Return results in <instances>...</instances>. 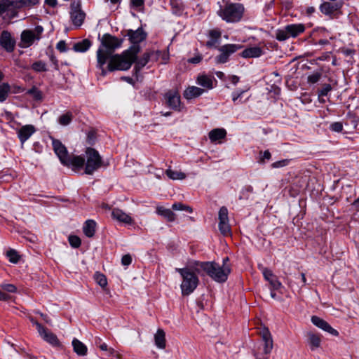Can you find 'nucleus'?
Wrapping results in <instances>:
<instances>
[{"label":"nucleus","instance_id":"f704fd0d","mask_svg":"<svg viewBox=\"0 0 359 359\" xmlns=\"http://www.w3.org/2000/svg\"><path fill=\"white\" fill-rule=\"evenodd\" d=\"M307 336L309 344L311 350H314L320 346L321 340L319 335L309 332Z\"/></svg>","mask_w":359,"mask_h":359},{"label":"nucleus","instance_id":"6ab92c4d","mask_svg":"<svg viewBox=\"0 0 359 359\" xmlns=\"http://www.w3.org/2000/svg\"><path fill=\"white\" fill-rule=\"evenodd\" d=\"M311 322L313 325H315L316 327L322 329L323 330L334 335V336H338L339 332L337 330L332 328L327 322L324 320L323 319L318 317V316H312L311 317Z\"/></svg>","mask_w":359,"mask_h":359},{"label":"nucleus","instance_id":"5fc2aeb1","mask_svg":"<svg viewBox=\"0 0 359 359\" xmlns=\"http://www.w3.org/2000/svg\"><path fill=\"white\" fill-rule=\"evenodd\" d=\"M132 257L130 255H125L122 257L121 263L124 266H128L131 264Z\"/></svg>","mask_w":359,"mask_h":359},{"label":"nucleus","instance_id":"7c9ffc66","mask_svg":"<svg viewBox=\"0 0 359 359\" xmlns=\"http://www.w3.org/2000/svg\"><path fill=\"white\" fill-rule=\"evenodd\" d=\"M155 344L158 348L163 349L166 346L165 333L162 329H158L154 335Z\"/></svg>","mask_w":359,"mask_h":359},{"label":"nucleus","instance_id":"6e6552de","mask_svg":"<svg viewBox=\"0 0 359 359\" xmlns=\"http://www.w3.org/2000/svg\"><path fill=\"white\" fill-rule=\"evenodd\" d=\"M344 5L342 0L337 2L325 1L320 6V12L330 18H337L341 14V8Z\"/></svg>","mask_w":359,"mask_h":359},{"label":"nucleus","instance_id":"4c0bfd02","mask_svg":"<svg viewBox=\"0 0 359 359\" xmlns=\"http://www.w3.org/2000/svg\"><path fill=\"white\" fill-rule=\"evenodd\" d=\"M149 61H151V58L150 57V55L149 53V51L146 52L145 53H144V55H142V57L139 59L137 62H136V65L135 66V69L137 70V71H139L140 70L142 67H144Z\"/></svg>","mask_w":359,"mask_h":359},{"label":"nucleus","instance_id":"72a5a7b5","mask_svg":"<svg viewBox=\"0 0 359 359\" xmlns=\"http://www.w3.org/2000/svg\"><path fill=\"white\" fill-rule=\"evenodd\" d=\"M39 4V0H15L14 1V5L15 6L16 11L24 7L30 8Z\"/></svg>","mask_w":359,"mask_h":359},{"label":"nucleus","instance_id":"338daca9","mask_svg":"<svg viewBox=\"0 0 359 359\" xmlns=\"http://www.w3.org/2000/svg\"><path fill=\"white\" fill-rule=\"evenodd\" d=\"M50 60L53 62V64L55 65V69H58V64H57V60L56 59V57L53 55H52L50 57Z\"/></svg>","mask_w":359,"mask_h":359},{"label":"nucleus","instance_id":"f257e3e1","mask_svg":"<svg viewBox=\"0 0 359 359\" xmlns=\"http://www.w3.org/2000/svg\"><path fill=\"white\" fill-rule=\"evenodd\" d=\"M102 46L97 51V67L102 69V75L107 74L104 65L109 62L107 69L109 72L115 70L125 71L130 68L132 64L137 59L139 47H133L121 54L112 55L115 49L121 46L122 40L109 34L102 36Z\"/></svg>","mask_w":359,"mask_h":359},{"label":"nucleus","instance_id":"1a4fd4ad","mask_svg":"<svg viewBox=\"0 0 359 359\" xmlns=\"http://www.w3.org/2000/svg\"><path fill=\"white\" fill-rule=\"evenodd\" d=\"M243 46L240 44H225L218 48L219 54L215 57L217 64L226 63L231 55L241 50Z\"/></svg>","mask_w":359,"mask_h":359},{"label":"nucleus","instance_id":"7ed1b4c3","mask_svg":"<svg viewBox=\"0 0 359 359\" xmlns=\"http://www.w3.org/2000/svg\"><path fill=\"white\" fill-rule=\"evenodd\" d=\"M245 10L243 4L229 1L224 6H220L217 13L225 22L236 23L242 20Z\"/></svg>","mask_w":359,"mask_h":359},{"label":"nucleus","instance_id":"680f3d73","mask_svg":"<svg viewBox=\"0 0 359 359\" xmlns=\"http://www.w3.org/2000/svg\"><path fill=\"white\" fill-rule=\"evenodd\" d=\"M271 153L269 151H265L263 153V156H262V158L261 159V161L264 162V159L269 160L271 158Z\"/></svg>","mask_w":359,"mask_h":359},{"label":"nucleus","instance_id":"9d476101","mask_svg":"<svg viewBox=\"0 0 359 359\" xmlns=\"http://www.w3.org/2000/svg\"><path fill=\"white\" fill-rule=\"evenodd\" d=\"M32 323L36 325V330L40 335V337L49 344L54 347H60L62 346L61 342L58 339L56 334L52 332L50 330L43 326L41 324L39 323L36 321H33Z\"/></svg>","mask_w":359,"mask_h":359},{"label":"nucleus","instance_id":"423d86ee","mask_svg":"<svg viewBox=\"0 0 359 359\" xmlns=\"http://www.w3.org/2000/svg\"><path fill=\"white\" fill-rule=\"evenodd\" d=\"M306 29L304 24L287 25L283 29H278L276 32V39L279 41H284L289 38H295L304 32Z\"/></svg>","mask_w":359,"mask_h":359},{"label":"nucleus","instance_id":"a211bd4d","mask_svg":"<svg viewBox=\"0 0 359 359\" xmlns=\"http://www.w3.org/2000/svg\"><path fill=\"white\" fill-rule=\"evenodd\" d=\"M127 36L132 43L138 44L146 39L147 33L140 27L137 30H128Z\"/></svg>","mask_w":359,"mask_h":359},{"label":"nucleus","instance_id":"c85d7f7f","mask_svg":"<svg viewBox=\"0 0 359 359\" xmlns=\"http://www.w3.org/2000/svg\"><path fill=\"white\" fill-rule=\"evenodd\" d=\"M262 54V50L259 47H251L245 49L241 53V57L244 58L257 57Z\"/></svg>","mask_w":359,"mask_h":359},{"label":"nucleus","instance_id":"de8ad7c7","mask_svg":"<svg viewBox=\"0 0 359 359\" xmlns=\"http://www.w3.org/2000/svg\"><path fill=\"white\" fill-rule=\"evenodd\" d=\"M245 93L244 90H241L238 93H233L232 96V100L235 104L243 103L245 102L248 97L245 98L244 100H242L243 95Z\"/></svg>","mask_w":359,"mask_h":359},{"label":"nucleus","instance_id":"412c9836","mask_svg":"<svg viewBox=\"0 0 359 359\" xmlns=\"http://www.w3.org/2000/svg\"><path fill=\"white\" fill-rule=\"evenodd\" d=\"M111 217L114 219L126 224L133 223V218L119 208H115L112 210Z\"/></svg>","mask_w":359,"mask_h":359},{"label":"nucleus","instance_id":"dca6fc26","mask_svg":"<svg viewBox=\"0 0 359 359\" xmlns=\"http://www.w3.org/2000/svg\"><path fill=\"white\" fill-rule=\"evenodd\" d=\"M36 131V128L31 124L20 128L17 130V134L21 144H23Z\"/></svg>","mask_w":359,"mask_h":359},{"label":"nucleus","instance_id":"a878e982","mask_svg":"<svg viewBox=\"0 0 359 359\" xmlns=\"http://www.w3.org/2000/svg\"><path fill=\"white\" fill-rule=\"evenodd\" d=\"M205 92V89L196 87L189 86L184 92V97L187 100H191L199 97Z\"/></svg>","mask_w":359,"mask_h":359},{"label":"nucleus","instance_id":"49530a36","mask_svg":"<svg viewBox=\"0 0 359 359\" xmlns=\"http://www.w3.org/2000/svg\"><path fill=\"white\" fill-rule=\"evenodd\" d=\"M172 208L174 210H185L190 213L193 212L192 208L190 206L186 205L182 203H175L172 205Z\"/></svg>","mask_w":359,"mask_h":359},{"label":"nucleus","instance_id":"e433bc0d","mask_svg":"<svg viewBox=\"0 0 359 359\" xmlns=\"http://www.w3.org/2000/svg\"><path fill=\"white\" fill-rule=\"evenodd\" d=\"M170 4L173 13L176 15H181L184 9V5L182 0H170Z\"/></svg>","mask_w":359,"mask_h":359},{"label":"nucleus","instance_id":"20e7f679","mask_svg":"<svg viewBox=\"0 0 359 359\" xmlns=\"http://www.w3.org/2000/svg\"><path fill=\"white\" fill-rule=\"evenodd\" d=\"M196 261L189 262V265L182 269H176V271L182 276L183 280L181 284L182 293L183 295H189L196 288L198 283V278L196 273L197 272L194 268Z\"/></svg>","mask_w":359,"mask_h":359},{"label":"nucleus","instance_id":"2eb2a0df","mask_svg":"<svg viewBox=\"0 0 359 359\" xmlns=\"http://www.w3.org/2000/svg\"><path fill=\"white\" fill-rule=\"evenodd\" d=\"M63 165L71 167L73 170L77 171L84 166L85 158L81 156L69 155Z\"/></svg>","mask_w":359,"mask_h":359},{"label":"nucleus","instance_id":"79ce46f5","mask_svg":"<svg viewBox=\"0 0 359 359\" xmlns=\"http://www.w3.org/2000/svg\"><path fill=\"white\" fill-rule=\"evenodd\" d=\"M10 91V86L8 83L0 85V102L6 100Z\"/></svg>","mask_w":359,"mask_h":359},{"label":"nucleus","instance_id":"bb28decb","mask_svg":"<svg viewBox=\"0 0 359 359\" xmlns=\"http://www.w3.org/2000/svg\"><path fill=\"white\" fill-rule=\"evenodd\" d=\"M226 135V131L224 128H215L212 130L209 134V138L212 142H219L224 139Z\"/></svg>","mask_w":359,"mask_h":359},{"label":"nucleus","instance_id":"0eeeda50","mask_svg":"<svg viewBox=\"0 0 359 359\" xmlns=\"http://www.w3.org/2000/svg\"><path fill=\"white\" fill-rule=\"evenodd\" d=\"M43 31L42 26H36L34 30L25 29L22 32L20 35L21 41L19 46L21 48H28L31 46L35 40L41 39V34Z\"/></svg>","mask_w":359,"mask_h":359},{"label":"nucleus","instance_id":"c03bdc74","mask_svg":"<svg viewBox=\"0 0 359 359\" xmlns=\"http://www.w3.org/2000/svg\"><path fill=\"white\" fill-rule=\"evenodd\" d=\"M27 93L32 95L36 100H40L42 99L41 91L35 86H33L31 89L28 90Z\"/></svg>","mask_w":359,"mask_h":359},{"label":"nucleus","instance_id":"cd10ccee","mask_svg":"<svg viewBox=\"0 0 359 359\" xmlns=\"http://www.w3.org/2000/svg\"><path fill=\"white\" fill-rule=\"evenodd\" d=\"M96 229V222L93 219H88L83 224V231L84 234L88 237L94 236Z\"/></svg>","mask_w":359,"mask_h":359},{"label":"nucleus","instance_id":"58836bf2","mask_svg":"<svg viewBox=\"0 0 359 359\" xmlns=\"http://www.w3.org/2000/svg\"><path fill=\"white\" fill-rule=\"evenodd\" d=\"M73 118V114L70 111H67L65 114L61 115L58 118V122L62 126H67L69 125Z\"/></svg>","mask_w":359,"mask_h":359},{"label":"nucleus","instance_id":"aec40b11","mask_svg":"<svg viewBox=\"0 0 359 359\" xmlns=\"http://www.w3.org/2000/svg\"><path fill=\"white\" fill-rule=\"evenodd\" d=\"M8 12L11 18H15L18 16V11H16L14 5V1L11 0H1L0 1V15L4 13Z\"/></svg>","mask_w":359,"mask_h":359},{"label":"nucleus","instance_id":"0e129e2a","mask_svg":"<svg viewBox=\"0 0 359 359\" xmlns=\"http://www.w3.org/2000/svg\"><path fill=\"white\" fill-rule=\"evenodd\" d=\"M10 298V296L8 294H6L0 290V300L1 301H6Z\"/></svg>","mask_w":359,"mask_h":359},{"label":"nucleus","instance_id":"f8f14e48","mask_svg":"<svg viewBox=\"0 0 359 359\" xmlns=\"http://www.w3.org/2000/svg\"><path fill=\"white\" fill-rule=\"evenodd\" d=\"M70 17L72 23L76 26L80 27L85 19L86 14L81 9V4L79 1H74L71 4Z\"/></svg>","mask_w":359,"mask_h":359},{"label":"nucleus","instance_id":"a18cd8bd","mask_svg":"<svg viewBox=\"0 0 359 359\" xmlns=\"http://www.w3.org/2000/svg\"><path fill=\"white\" fill-rule=\"evenodd\" d=\"M6 255L9 261L14 264L18 263L20 259V255L14 250H10L9 251H8Z\"/></svg>","mask_w":359,"mask_h":359},{"label":"nucleus","instance_id":"ddd939ff","mask_svg":"<svg viewBox=\"0 0 359 359\" xmlns=\"http://www.w3.org/2000/svg\"><path fill=\"white\" fill-rule=\"evenodd\" d=\"M165 104L172 109L175 111L180 110V95L177 90L172 89L167 91L164 95Z\"/></svg>","mask_w":359,"mask_h":359},{"label":"nucleus","instance_id":"864d4df0","mask_svg":"<svg viewBox=\"0 0 359 359\" xmlns=\"http://www.w3.org/2000/svg\"><path fill=\"white\" fill-rule=\"evenodd\" d=\"M3 290L8 292H15L17 290L16 287L13 284H5L1 286Z\"/></svg>","mask_w":359,"mask_h":359},{"label":"nucleus","instance_id":"603ef678","mask_svg":"<svg viewBox=\"0 0 359 359\" xmlns=\"http://www.w3.org/2000/svg\"><path fill=\"white\" fill-rule=\"evenodd\" d=\"M332 131L339 133L343 130V125L341 122H334L330 125Z\"/></svg>","mask_w":359,"mask_h":359},{"label":"nucleus","instance_id":"bf43d9fd","mask_svg":"<svg viewBox=\"0 0 359 359\" xmlns=\"http://www.w3.org/2000/svg\"><path fill=\"white\" fill-rule=\"evenodd\" d=\"M87 139L88 143L92 144L95 139V133L94 131H90L88 133Z\"/></svg>","mask_w":359,"mask_h":359},{"label":"nucleus","instance_id":"393cba45","mask_svg":"<svg viewBox=\"0 0 359 359\" xmlns=\"http://www.w3.org/2000/svg\"><path fill=\"white\" fill-rule=\"evenodd\" d=\"M208 36L209 40L206 42V46L208 48L216 47L221 38L222 32L219 29H213L209 30Z\"/></svg>","mask_w":359,"mask_h":359},{"label":"nucleus","instance_id":"13d9d810","mask_svg":"<svg viewBox=\"0 0 359 359\" xmlns=\"http://www.w3.org/2000/svg\"><path fill=\"white\" fill-rule=\"evenodd\" d=\"M131 6L134 8H139L144 5V0H131Z\"/></svg>","mask_w":359,"mask_h":359},{"label":"nucleus","instance_id":"39448f33","mask_svg":"<svg viewBox=\"0 0 359 359\" xmlns=\"http://www.w3.org/2000/svg\"><path fill=\"white\" fill-rule=\"evenodd\" d=\"M85 173L92 175L102 167H107L108 163H105L99 152L91 147L86 150Z\"/></svg>","mask_w":359,"mask_h":359},{"label":"nucleus","instance_id":"5701e85b","mask_svg":"<svg viewBox=\"0 0 359 359\" xmlns=\"http://www.w3.org/2000/svg\"><path fill=\"white\" fill-rule=\"evenodd\" d=\"M262 274L266 280L269 281L273 290H278L281 283L278 280L276 276L268 268H262Z\"/></svg>","mask_w":359,"mask_h":359},{"label":"nucleus","instance_id":"6e6d98bb","mask_svg":"<svg viewBox=\"0 0 359 359\" xmlns=\"http://www.w3.org/2000/svg\"><path fill=\"white\" fill-rule=\"evenodd\" d=\"M57 49L60 52H65L67 50V45L65 41H60L56 46Z\"/></svg>","mask_w":359,"mask_h":359},{"label":"nucleus","instance_id":"a19ab883","mask_svg":"<svg viewBox=\"0 0 359 359\" xmlns=\"http://www.w3.org/2000/svg\"><path fill=\"white\" fill-rule=\"evenodd\" d=\"M94 279L96 281V283L103 288L107 285V278L103 273L96 272L94 274Z\"/></svg>","mask_w":359,"mask_h":359},{"label":"nucleus","instance_id":"4be33fe9","mask_svg":"<svg viewBox=\"0 0 359 359\" xmlns=\"http://www.w3.org/2000/svg\"><path fill=\"white\" fill-rule=\"evenodd\" d=\"M151 62H160L161 64L166 63L169 60V53L166 50H151L149 51Z\"/></svg>","mask_w":359,"mask_h":359},{"label":"nucleus","instance_id":"c9c22d12","mask_svg":"<svg viewBox=\"0 0 359 359\" xmlns=\"http://www.w3.org/2000/svg\"><path fill=\"white\" fill-rule=\"evenodd\" d=\"M91 46V42L89 39H83L81 41L76 43L73 49L76 52H85Z\"/></svg>","mask_w":359,"mask_h":359},{"label":"nucleus","instance_id":"c756f323","mask_svg":"<svg viewBox=\"0 0 359 359\" xmlns=\"http://www.w3.org/2000/svg\"><path fill=\"white\" fill-rule=\"evenodd\" d=\"M262 338L264 341V352L266 354L269 353L273 349V339L268 330L262 332Z\"/></svg>","mask_w":359,"mask_h":359},{"label":"nucleus","instance_id":"37998d69","mask_svg":"<svg viewBox=\"0 0 359 359\" xmlns=\"http://www.w3.org/2000/svg\"><path fill=\"white\" fill-rule=\"evenodd\" d=\"M32 69L36 72H43L47 71L46 64L41 60L34 62L32 65Z\"/></svg>","mask_w":359,"mask_h":359},{"label":"nucleus","instance_id":"052dcab7","mask_svg":"<svg viewBox=\"0 0 359 359\" xmlns=\"http://www.w3.org/2000/svg\"><path fill=\"white\" fill-rule=\"evenodd\" d=\"M201 60H202L201 56L198 55V56H196V57L189 59V62L190 63L197 64V63H199L201 61Z\"/></svg>","mask_w":359,"mask_h":359},{"label":"nucleus","instance_id":"4d7b16f0","mask_svg":"<svg viewBox=\"0 0 359 359\" xmlns=\"http://www.w3.org/2000/svg\"><path fill=\"white\" fill-rule=\"evenodd\" d=\"M287 163H288V160L285 159V160H282V161H276V162L273 163L272 164V167L275 168L283 167V166L287 165Z\"/></svg>","mask_w":359,"mask_h":359},{"label":"nucleus","instance_id":"f3484780","mask_svg":"<svg viewBox=\"0 0 359 359\" xmlns=\"http://www.w3.org/2000/svg\"><path fill=\"white\" fill-rule=\"evenodd\" d=\"M52 143H53V150H54L55 154L59 158L60 162L63 164V163L65 162L66 159L69 156L68 154L67 148L58 140L53 139Z\"/></svg>","mask_w":359,"mask_h":359},{"label":"nucleus","instance_id":"69168bd1","mask_svg":"<svg viewBox=\"0 0 359 359\" xmlns=\"http://www.w3.org/2000/svg\"><path fill=\"white\" fill-rule=\"evenodd\" d=\"M230 81H231L232 83L236 84L239 81V77L235 75L231 76L230 77Z\"/></svg>","mask_w":359,"mask_h":359},{"label":"nucleus","instance_id":"b1692460","mask_svg":"<svg viewBox=\"0 0 359 359\" xmlns=\"http://www.w3.org/2000/svg\"><path fill=\"white\" fill-rule=\"evenodd\" d=\"M215 79L212 76H208L206 74H200L197 76L196 83L198 85L203 87L206 90H210L213 88V82Z\"/></svg>","mask_w":359,"mask_h":359},{"label":"nucleus","instance_id":"2f4dec72","mask_svg":"<svg viewBox=\"0 0 359 359\" xmlns=\"http://www.w3.org/2000/svg\"><path fill=\"white\" fill-rule=\"evenodd\" d=\"M72 346L74 351L79 355L84 356L87 354V346L77 339H74L72 341Z\"/></svg>","mask_w":359,"mask_h":359},{"label":"nucleus","instance_id":"4468645a","mask_svg":"<svg viewBox=\"0 0 359 359\" xmlns=\"http://www.w3.org/2000/svg\"><path fill=\"white\" fill-rule=\"evenodd\" d=\"M0 44L7 52H13L15 46V41L8 31H3L0 36Z\"/></svg>","mask_w":359,"mask_h":359},{"label":"nucleus","instance_id":"774afa93","mask_svg":"<svg viewBox=\"0 0 359 359\" xmlns=\"http://www.w3.org/2000/svg\"><path fill=\"white\" fill-rule=\"evenodd\" d=\"M315 12V8L314 7H309L307 9H306V13L309 14V15H311L313 13Z\"/></svg>","mask_w":359,"mask_h":359},{"label":"nucleus","instance_id":"09e8293b","mask_svg":"<svg viewBox=\"0 0 359 359\" xmlns=\"http://www.w3.org/2000/svg\"><path fill=\"white\" fill-rule=\"evenodd\" d=\"M68 240L70 245L74 248H78L81 244V239L77 236H69Z\"/></svg>","mask_w":359,"mask_h":359},{"label":"nucleus","instance_id":"e2e57ef3","mask_svg":"<svg viewBox=\"0 0 359 359\" xmlns=\"http://www.w3.org/2000/svg\"><path fill=\"white\" fill-rule=\"evenodd\" d=\"M45 3L51 7H55L57 4V0H45Z\"/></svg>","mask_w":359,"mask_h":359},{"label":"nucleus","instance_id":"ea45409f","mask_svg":"<svg viewBox=\"0 0 359 359\" xmlns=\"http://www.w3.org/2000/svg\"><path fill=\"white\" fill-rule=\"evenodd\" d=\"M167 176L172 180H184L186 177V175L182 172L175 171L171 169L166 170Z\"/></svg>","mask_w":359,"mask_h":359},{"label":"nucleus","instance_id":"9b49d317","mask_svg":"<svg viewBox=\"0 0 359 359\" xmlns=\"http://www.w3.org/2000/svg\"><path fill=\"white\" fill-rule=\"evenodd\" d=\"M219 229L224 236L231 235V227L229 224L228 210L224 206L222 207L219 211Z\"/></svg>","mask_w":359,"mask_h":359},{"label":"nucleus","instance_id":"473e14b6","mask_svg":"<svg viewBox=\"0 0 359 359\" xmlns=\"http://www.w3.org/2000/svg\"><path fill=\"white\" fill-rule=\"evenodd\" d=\"M156 213L165 217L168 222H173L175 220V213L170 209L165 208L163 206H157Z\"/></svg>","mask_w":359,"mask_h":359},{"label":"nucleus","instance_id":"f03ea898","mask_svg":"<svg viewBox=\"0 0 359 359\" xmlns=\"http://www.w3.org/2000/svg\"><path fill=\"white\" fill-rule=\"evenodd\" d=\"M194 268L198 274L208 275L217 282H225L231 272L229 265L223 264L220 266L214 262H196Z\"/></svg>","mask_w":359,"mask_h":359},{"label":"nucleus","instance_id":"3c124183","mask_svg":"<svg viewBox=\"0 0 359 359\" xmlns=\"http://www.w3.org/2000/svg\"><path fill=\"white\" fill-rule=\"evenodd\" d=\"M321 76L322 75L320 72H315L308 76V82L310 83H316L320 80Z\"/></svg>","mask_w":359,"mask_h":359},{"label":"nucleus","instance_id":"8fccbe9b","mask_svg":"<svg viewBox=\"0 0 359 359\" xmlns=\"http://www.w3.org/2000/svg\"><path fill=\"white\" fill-rule=\"evenodd\" d=\"M332 90L330 84L326 83L322 86V88L318 91V97L326 96L330 91Z\"/></svg>","mask_w":359,"mask_h":359}]
</instances>
